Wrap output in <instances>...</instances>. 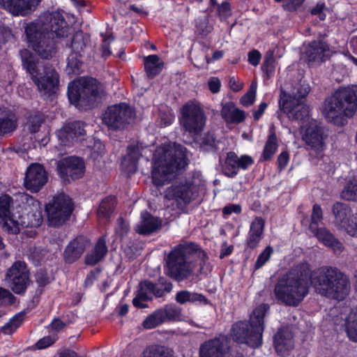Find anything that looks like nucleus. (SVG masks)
Listing matches in <instances>:
<instances>
[{
	"instance_id": "obj_1",
	"label": "nucleus",
	"mask_w": 357,
	"mask_h": 357,
	"mask_svg": "<svg viewBox=\"0 0 357 357\" xmlns=\"http://www.w3.org/2000/svg\"><path fill=\"white\" fill-rule=\"evenodd\" d=\"M310 284L321 296L338 301L344 300L350 291L349 277L338 268L322 266L312 271L310 264L303 261L277 279L275 299L287 306L297 307L308 295Z\"/></svg>"
},
{
	"instance_id": "obj_2",
	"label": "nucleus",
	"mask_w": 357,
	"mask_h": 357,
	"mask_svg": "<svg viewBox=\"0 0 357 357\" xmlns=\"http://www.w3.org/2000/svg\"><path fill=\"white\" fill-rule=\"evenodd\" d=\"M268 305L264 304L257 307L252 312L249 321H237L230 328V340L238 344H246L252 349H258L263 344V333L264 331V318L268 310Z\"/></svg>"
},
{
	"instance_id": "obj_3",
	"label": "nucleus",
	"mask_w": 357,
	"mask_h": 357,
	"mask_svg": "<svg viewBox=\"0 0 357 357\" xmlns=\"http://www.w3.org/2000/svg\"><path fill=\"white\" fill-rule=\"evenodd\" d=\"M356 109V92L347 86L340 87L325 100L323 112L328 122L343 126L347 123V119L355 114Z\"/></svg>"
},
{
	"instance_id": "obj_4",
	"label": "nucleus",
	"mask_w": 357,
	"mask_h": 357,
	"mask_svg": "<svg viewBox=\"0 0 357 357\" xmlns=\"http://www.w3.org/2000/svg\"><path fill=\"white\" fill-rule=\"evenodd\" d=\"M188 165L186 148L175 144L173 148L165 149L156 158L152 165V183L155 186H162L169 180V176L185 169Z\"/></svg>"
},
{
	"instance_id": "obj_5",
	"label": "nucleus",
	"mask_w": 357,
	"mask_h": 357,
	"mask_svg": "<svg viewBox=\"0 0 357 357\" xmlns=\"http://www.w3.org/2000/svg\"><path fill=\"white\" fill-rule=\"evenodd\" d=\"M23 68L29 73L39 91L50 96L56 93L59 85V75L55 69L39 66L33 53L27 49L20 51Z\"/></svg>"
},
{
	"instance_id": "obj_6",
	"label": "nucleus",
	"mask_w": 357,
	"mask_h": 357,
	"mask_svg": "<svg viewBox=\"0 0 357 357\" xmlns=\"http://www.w3.org/2000/svg\"><path fill=\"white\" fill-rule=\"evenodd\" d=\"M24 32L29 47L43 59L50 60L57 52V41L44 31L36 22H30L24 26Z\"/></svg>"
},
{
	"instance_id": "obj_7",
	"label": "nucleus",
	"mask_w": 357,
	"mask_h": 357,
	"mask_svg": "<svg viewBox=\"0 0 357 357\" xmlns=\"http://www.w3.org/2000/svg\"><path fill=\"white\" fill-rule=\"evenodd\" d=\"M135 119V109L123 102L108 106L102 120L109 130L118 132L128 129Z\"/></svg>"
},
{
	"instance_id": "obj_8",
	"label": "nucleus",
	"mask_w": 357,
	"mask_h": 357,
	"mask_svg": "<svg viewBox=\"0 0 357 357\" xmlns=\"http://www.w3.org/2000/svg\"><path fill=\"white\" fill-rule=\"evenodd\" d=\"M172 283L164 276H160L155 282L149 280H144L139 283V287L135 297L132 299V304L135 307L144 308L147 305L143 301H151L153 296L162 298L172 291Z\"/></svg>"
},
{
	"instance_id": "obj_9",
	"label": "nucleus",
	"mask_w": 357,
	"mask_h": 357,
	"mask_svg": "<svg viewBox=\"0 0 357 357\" xmlns=\"http://www.w3.org/2000/svg\"><path fill=\"white\" fill-rule=\"evenodd\" d=\"M181 124L185 132L197 136L204 130L206 116L199 104L194 102L185 103L181 109Z\"/></svg>"
},
{
	"instance_id": "obj_10",
	"label": "nucleus",
	"mask_w": 357,
	"mask_h": 357,
	"mask_svg": "<svg viewBox=\"0 0 357 357\" xmlns=\"http://www.w3.org/2000/svg\"><path fill=\"white\" fill-rule=\"evenodd\" d=\"M74 210L72 199L64 194L58 195L45 206L48 225L54 227L62 226L68 221Z\"/></svg>"
},
{
	"instance_id": "obj_11",
	"label": "nucleus",
	"mask_w": 357,
	"mask_h": 357,
	"mask_svg": "<svg viewBox=\"0 0 357 357\" xmlns=\"http://www.w3.org/2000/svg\"><path fill=\"white\" fill-rule=\"evenodd\" d=\"M199 186L193 177H183L176 181L165 190V198L185 205L189 204L198 193Z\"/></svg>"
},
{
	"instance_id": "obj_12",
	"label": "nucleus",
	"mask_w": 357,
	"mask_h": 357,
	"mask_svg": "<svg viewBox=\"0 0 357 357\" xmlns=\"http://www.w3.org/2000/svg\"><path fill=\"white\" fill-rule=\"evenodd\" d=\"M85 162L82 158L69 155L56 162L57 174L64 185L81 178L85 172Z\"/></svg>"
},
{
	"instance_id": "obj_13",
	"label": "nucleus",
	"mask_w": 357,
	"mask_h": 357,
	"mask_svg": "<svg viewBox=\"0 0 357 357\" xmlns=\"http://www.w3.org/2000/svg\"><path fill=\"white\" fill-rule=\"evenodd\" d=\"M68 100L79 111L89 109V75L79 77L69 82Z\"/></svg>"
},
{
	"instance_id": "obj_14",
	"label": "nucleus",
	"mask_w": 357,
	"mask_h": 357,
	"mask_svg": "<svg viewBox=\"0 0 357 357\" xmlns=\"http://www.w3.org/2000/svg\"><path fill=\"white\" fill-rule=\"evenodd\" d=\"M29 270L24 261H15L6 273V279L12 291L19 295L24 294L30 283Z\"/></svg>"
},
{
	"instance_id": "obj_15",
	"label": "nucleus",
	"mask_w": 357,
	"mask_h": 357,
	"mask_svg": "<svg viewBox=\"0 0 357 357\" xmlns=\"http://www.w3.org/2000/svg\"><path fill=\"white\" fill-rule=\"evenodd\" d=\"M46 20L47 22L45 23L39 22H36V23L42 27L44 31H48L50 36L57 39L67 38L73 30L59 11L49 13L46 17Z\"/></svg>"
},
{
	"instance_id": "obj_16",
	"label": "nucleus",
	"mask_w": 357,
	"mask_h": 357,
	"mask_svg": "<svg viewBox=\"0 0 357 357\" xmlns=\"http://www.w3.org/2000/svg\"><path fill=\"white\" fill-rule=\"evenodd\" d=\"M230 349L228 335L220 333L201 344L199 355V357H227Z\"/></svg>"
},
{
	"instance_id": "obj_17",
	"label": "nucleus",
	"mask_w": 357,
	"mask_h": 357,
	"mask_svg": "<svg viewBox=\"0 0 357 357\" xmlns=\"http://www.w3.org/2000/svg\"><path fill=\"white\" fill-rule=\"evenodd\" d=\"M167 275L176 282L188 280L192 273L190 263L171 251L167 259Z\"/></svg>"
},
{
	"instance_id": "obj_18",
	"label": "nucleus",
	"mask_w": 357,
	"mask_h": 357,
	"mask_svg": "<svg viewBox=\"0 0 357 357\" xmlns=\"http://www.w3.org/2000/svg\"><path fill=\"white\" fill-rule=\"evenodd\" d=\"M167 275L176 282L188 280L192 273L190 263L171 251L167 259Z\"/></svg>"
},
{
	"instance_id": "obj_19",
	"label": "nucleus",
	"mask_w": 357,
	"mask_h": 357,
	"mask_svg": "<svg viewBox=\"0 0 357 357\" xmlns=\"http://www.w3.org/2000/svg\"><path fill=\"white\" fill-rule=\"evenodd\" d=\"M86 124L82 121H73L64 124L56 132L61 145L71 146L86 134Z\"/></svg>"
},
{
	"instance_id": "obj_20",
	"label": "nucleus",
	"mask_w": 357,
	"mask_h": 357,
	"mask_svg": "<svg viewBox=\"0 0 357 357\" xmlns=\"http://www.w3.org/2000/svg\"><path fill=\"white\" fill-rule=\"evenodd\" d=\"M47 182V173L39 163L30 165L25 173L24 185L32 193L38 192Z\"/></svg>"
},
{
	"instance_id": "obj_21",
	"label": "nucleus",
	"mask_w": 357,
	"mask_h": 357,
	"mask_svg": "<svg viewBox=\"0 0 357 357\" xmlns=\"http://www.w3.org/2000/svg\"><path fill=\"white\" fill-rule=\"evenodd\" d=\"M327 137L324 127L321 123H310L303 136L306 144L317 153L322 152L325 149V139Z\"/></svg>"
},
{
	"instance_id": "obj_22",
	"label": "nucleus",
	"mask_w": 357,
	"mask_h": 357,
	"mask_svg": "<svg viewBox=\"0 0 357 357\" xmlns=\"http://www.w3.org/2000/svg\"><path fill=\"white\" fill-rule=\"evenodd\" d=\"M273 347L278 356L285 357L294 348V335L287 328H280L273 338Z\"/></svg>"
},
{
	"instance_id": "obj_23",
	"label": "nucleus",
	"mask_w": 357,
	"mask_h": 357,
	"mask_svg": "<svg viewBox=\"0 0 357 357\" xmlns=\"http://www.w3.org/2000/svg\"><path fill=\"white\" fill-rule=\"evenodd\" d=\"M89 241L84 236H77L66 247L63 258L66 264H71L77 261L83 255Z\"/></svg>"
},
{
	"instance_id": "obj_24",
	"label": "nucleus",
	"mask_w": 357,
	"mask_h": 357,
	"mask_svg": "<svg viewBox=\"0 0 357 357\" xmlns=\"http://www.w3.org/2000/svg\"><path fill=\"white\" fill-rule=\"evenodd\" d=\"M142 156V149L138 144H129L126 149V154L121 160L122 171L130 175L135 174L137 171L139 160Z\"/></svg>"
},
{
	"instance_id": "obj_25",
	"label": "nucleus",
	"mask_w": 357,
	"mask_h": 357,
	"mask_svg": "<svg viewBox=\"0 0 357 357\" xmlns=\"http://www.w3.org/2000/svg\"><path fill=\"white\" fill-rule=\"evenodd\" d=\"M42 0H0V5L14 15H24L34 10Z\"/></svg>"
},
{
	"instance_id": "obj_26",
	"label": "nucleus",
	"mask_w": 357,
	"mask_h": 357,
	"mask_svg": "<svg viewBox=\"0 0 357 357\" xmlns=\"http://www.w3.org/2000/svg\"><path fill=\"white\" fill-rule=\"evenodd\" d=\"M309 89H304V92L301 93L298 91V98L290 96L286 92L282 91L279 100V110L276 112L277 118L281 120L282 113L286 114L289 118L296 105H298L300 99H304L309 93Z\"/></svg>"
},
{
	"instance_id": "obj_27",
	"label": "nucleus",
	"mask_w": 357,
	"mask_h": 357,
	"mask_svg": "<svg viewBox=\"0 0 357 357\" xmlns=\"http://www.w3.org/2000/svg\"><path fill=\"white\" fill-rule=\"evenodd\" d=\"M265 220L260 216H256L251 222L246 238L247 248L255 250L264 238Z\"/></svg>"
},
{
	"instance_id": "obj_28",
	"label": "nucleus",
	"mask_w": 357,
	"mask_h": 357,
	"mask_svg": "<svg viewBox=\"0 0 357 357\" xmlns=\"http://www.w3.org/2000/svg\"><path fill=\"white\" fill-rule=\"evenodd\" d=\"M310 231L320 243L332 249L334 252L340 254L344 250L342 243L326 227H318Z\"/></svg>"
},
{
	"instance_id": "obj_29",
	"label": "nucleus",
	"mask_w": 357,
	"mask_h": 357,
	"mask_svg": "<svg viewBox=\"0 0 357 357\" xmlns=\"http://www.w3.org/2000/svg\"><path fill=\"white\" fill-rule=\"evenodd\" d=\"M162 227V220L145 211L141 213V220L137 225L136 231L141 235H150Z\"/></svg>"
},
{
	"instance_id": "obj_30",
	"label": "nucleus",
	"mask_w": 357,
	"mask_h": 357,
	"mask_svg": "<svg viewBox=\"0 0 357 357\" xmlns=\"http://www.w3.org/2000/svg\"><path fill=\"white\" fill-rule=\"evenodd\" d=\"M116 205V198L114 195L105 197L100 202L96 210V215L100 224L107 223L112 216Z\"/></svg>"
},
{
	"instance_id": "obj_31",
	"label": "nucleus",
	"mask_w": 357,
	"mask_h": 357,
	"mask_svg": "<svg viewBox=\"0 0 357 357\" xmlns=\"http://www.w3.org/2000/svg\"><path fill=\"white\" fill-rule=\"evenodd\" d=\"M17 127V119L10 110L0 108V137L13 132Z\"/></svg>"
},
{
	"instance_id": "obj_32",
	"label": "nucleus",
	"mask_w": 357,
	"mask_h": 357,
	"mask_svg": "<svg viewBox=\"0 0 357 357\" xmlns=\"http://www.w3.org/2000/svg\"><path fill=\"white\" fill-rule=\"evenodd\" d=\"M332 212L334 215V223L343 229L352 215V209L349 205L340 202H336L333 204Z\"/></svg>"
},
{
	"instance_id": "obj_33",
	"label": "nucleus",
	"mask_w": 357,
	"mask_h": 357,
	"mask_svg": "<svg viewBox=\"0 0 357 357\" xmlns=\"http://www.w3.org/2000/svg\"><path fill=\"white\" fill-rule=\"evenodd\" d=\"M106 97L105 84L91 77V109L100 107Z\"/></svg>"
},
{
	"instance_id": "obj_34",
	"label": "nucleus",
	"mask_w": 357,
	"mask_h": 357,
	"mask_svg": "<svg viewBox=\"0 0 357 357\" xmlns=\"http://www.w3.org/2000/svg\"><path fill=\"white\" fill-rule=\"evenodd\" d=\"M144 66L147 77L153 79L161 73L163 63L160 61L158 55L151 54L144 58Z\"/></svg>"
},
{
	"instance_id": "obj_35",
	"label": "nucleus",
	"mask_w": 357,
	"mask_h": 357,
	"mask_svg": "<svg viewBox=\"0 0 357 357\" xmlns=\"http://www.w3.org/2000/svg\"><path fill=\"white\" fill-rule=\"evenodd\" d=\"M327 49L328 45L326 43L321 40H313L306 50L308 60L310 61H322Z\"/></svg>"
},
{
	"instance_id": "obj_36",
	"label": "nucleus",
	"mask_w": 357,
	"mask_h": 357,
	"mask_svg": "<svg viewBox=\"0 0 357 357\" xmlns=\"http://www.w3.org/2000/svg\"><path fill=\"white\" fill-rule=\"evenodd\" d=\"M238 155L234 151L227 153V157L222 165V172L228 178H234L238 173Z\"/></svg>"
},
{
	"instance_id": "obj_37",
	"label": "nucleus",
	"mask_w": 357,
	"mask_h": 357,
	"mask_svg": "<svg viewBox=\"0 0 357 357\" xmlns=\"http://www.w3.org/2000/svg\"><path fill=\"white\" fill-rule=\"evenodd\" d=\"M278 149V142L274 130H271L265 143L261 156V161L271 160Z\"/></svg>"
},
{
	"instance_id": "obj_38",
	"label": "nucleus",
	"mask_w": 357,
	"mask_h": 357,
	"mask_svg": "<svg viewBox=\"0 0 357 357\" xmlns=\"http://www.w3.org/2000/svg\"><path fill=\"white\" fill-rule=\"evenodd\" d=\"M107 252L106 238L104 236H102L98 238L93 250L91 252V266H95L101 261L105 257Z\"/></svg>"
},
{
	"instance_id": "obj_39",
	"label": "nucleus",
	"mask_w": 357,
	"mask_h": 357,
	"mask_svg": "<svg viewBox=\"0 0 357 357\" xmlns=\"http://www.w3.org/2000/svg\"><path fill=\"white\" fill-rule=\"evenodd\" d=\"M200 250L199 245L197 243L188 242L177 245L172 251L181 258L185 259V260L188 261L190 257L196 254Z\"/></svg>"
},
{
	"instance_id": "obj_40",
	"label": "nucleus",
	"mask_w": 357,
	"mask_h": 357,
	"mask_svg": "<svg viewBox=\"0 0 357 357\" xmlns=\"http://www.w3.org/2000/svg\"><path fill=\"white\" fill-rule=\"evenodd\" d=\"M25 312L24 311L15 314L10 320L0 328V333L3 335H11L22 325Z\"/></svg>"
},
{
	"instance_id": "obj_41",
	"label": "nucleus",
	"mask_w": 357,
	"mask_h": 357,
	"mask_svg": "<svg viewBox=\"0 0 357 357\" xmlns=\"http://www.w3.org/2000/svg\"><path fill=\"white\" fill-rule=\"evenodd\" d=\"M167 319V313L164 309L155 310L149 315L143 322V326L146 329L153 328Z\"/></svg>"
},
{
	"instance_id": "obj_42",
	"label": "nucleus",
	"mask_w": 357,
	"mask_h": 357,
	"mask_svg": "<svg viewBox=\"0 0 357 357\" xmlns=\"http://www.w3.org/2000/svg\"><path fill=\"white\" fill-rule=\"evenodd\" d=\"M66 47L71 48L73 53L81 55V52L86 47L83 32L76 31L72 36L70 41L66 43Z\"/></svg>"
},
{
	"instance_id": "obj_43",
	"label": "nucleus",
	"mask_w": 357,
	"mask_h": 357,
	"mask_svg": "<svg viewBox=\"0 0 357 357\" xmlns=\"http://www.w3.org/2000/svg\"><path fill=\"white\" fill-rule=\"evenodd\" d=\"M77 55L72 53L67 58L66 71L68 75H79L82 71L83 63L77 58Z\"/></svg>"
},
{
	"instance_id": "obj_44",
	"label": "nucleus",
	"mask_w": 357,
	"mask_h": 357,
	"mask_svg": "<svg viewBox=\"0 0 357 357\" xmlns=\"http://www.w3.org/2000/svg\"><path fill=\"white\" fill-rule=\"evenodd\" d=\"M144 357H168V349L162 345L154 344L148 347L143 352Z\"/></svg>"
},
{
	"instance_id": "obj_45",
	"label": "nucleus",
	"mask_w": 357,
	"mask_h": 357,
	"mask_svg": "<svg viewBox=\"0 0 357 357\" xmlns=\"http://www.w3.org/2000/svg\"><path fill=\"white\" fill-rule=\"evenodd\" d=\"M301 100L302 99H300L298 105H296L292 112V114L289 118V119L297 121H305L308 119V107L305 105L301 103Z\"/></svg>"
},
{
	"instance_id": "obj_46",
	"label": "nucleus",
	"mask_w": 357,
	"mask_h": 357,
	"mask_svg": "<svg viewBox=\"0 0 357 357\" xmlns=\"http://www.w3.org/2000/svg\"><path fill=\"white\" fill-rule=\"evenodd\" d=\"M346 333L350 340L357 342V311L347 320Z\"/></svg>"
},
{
	"instance_id": "obj_47",
	"label": "nucleus",
	"mask_w": 357,
	"mask_h": 357,
	"mask_svg": "<svg viewBox=\"0 0 357 357\" xmlns=\"http://www.w3.org/2000/svg\"><path fill=\"white\" fill-rule=\"evenodd\" d=\"M200 147L206 151H216L218 146L216 144L215 137L213 134L208 132L204 133L200 138Z\"/></svg>"
},
{
	"instance_id": "obj_48",
	"label": "nucleus",
	"mask_w": 357,
	"mask_h": 357,
	"mask_svg": "<svg viewBox=\"0 0 357 357\" xmlns=\"http://www.w3.org/2000/svg\"><path fill=\"white\" fill-rule=\"evenodd\" d=\"M34 278L38 287L41 288L40 294L43 292V288L46 287L54 280V278L51 277L45 268H40L38 270L34 275Z\"/></svg>"
},
{
	"instance_id": "obj_49",
	"label": "nucleus",
	"mask_w": 357,
	"mask_h": 357,
	"mask_svg": "<svg viewBox=\"0 0 357 357\" xmlns=\"http://www.w3.org/2000/svg\"><path fill=\"white\" fill-rule=\"evenodd\" d=\"M341 197L347 201H357V181H349L340 194Z\"/></svg>"
},
{
	"instance_id": "obj_50",
	"label": "nucleus",
	"mask_w": 357,
	"mask_h": 357,
	"mask_svg": "<svg viewBox=\"0 0 357 357\" xmlns=\"http://www.w3.org/2000/svg\"><path fill=\"white\" fill-rule=\"evenodd\" d=\"M102 37V43L100 45V50L101 52V57L105 61L112 54L110 50V43L114 40L113 33L108 35L101 33Z\"/></svg>"
},
{
	"instance_id": "obj_51",
	"label": "nucleus",
	"mask_w": 357,
	"mask_h": 357,
	"mask_svg": "<svg viewBox=\"0 0 357 357\" xmlns=\"http://www.w3.org/2000/svg\"><path fill=\"white\" fill-rule=\"evenodd\" d=\"M273 252V248L271 245L266 246L257 257L255 264V269L258 270L262 268L270 260Z\"/></svg>"
},
{
	"instance_id": "obj_52",
	"label": "nucleus",
	"mask_w": 357,
	"mask_h": 357,
	"mask_svg": "<svg viewBox=\"0 0 357 357\" xmlns=\"http://www.w3.org/2000/svg\"><path fill=\"white\" fill-rule=\"evenodd\" d=\"M13 202V198L8 195H2L0 196V218H6L10 215V204Z\"/></svg>"
},
{
	"instance_id": "obj_53",
	"label": "nucleus",
	"mask_w": 357,
	"mask_h": 357,
	"mask_svg": "<svg viewBox=\"0 0 357 357\" xmlns=\"http://www.w3.org/2000/svg\"><path fill=\"white\" fill-rule=\"evenodd\" d=\"M43 122L44 119L39 114L29 116L27 121L29 131L31 133L38 132Z\"/></svg>"
},
{
	"instance_id": "obj_54",
	"label": "nucleus",
	"mask_w": 357,
	"mask_h": 357,
	"mask_svg": "<svg viewBox=\"0 0 357 357\" xmlns=\"http://www.w3.org/2000/svg\"><path fill=\"white\" fill-rule=\"evenodd\" d=\"M323 219V212L320 205L315 204L312 206L311 220L309 225V230L319 227V223Z\"/></svg>"
},
{
	"instance_id": "obj_55",
	"label": "nucleus",
	"mask_w": 357,
	"mask_h": 357,
	"mask_svg": "<svg viewBox=\"0 0 357 357\" xmlns=\"http://www.w3.org/2000/svg\"><path fill=\"white\" fill-rule=\"evenodd\" d=\"M57 340L58 335L56 334L49 335L39 339L34 347L37 349H44L54 344Z\"/></svg>"
},
{
	"instance_id": "obj_56",
	"label": "nucleus",
	"mask_w": 357,
	"mask_h": 357,
	"mask_svg": "<svg viewBox=\"0 0 357 357\" xmlns=\"http://www.w3.org/2000/svg\"><path fill=\"white\" fill-rule=\"evenodd\" d=\"M105 153V144L100 140L93 139V146H91V159L96 160Z\"/></svg>"
},
{
	"instance_id": "obj_57",
	"label": "nucleus",
	"mask_w": 357,
	"mask_h": 357,
	"mask_svg": "<svg viewBox=\"0 0 357 357\" xmlns=\"http://www.w3.org/2000/svg\"><path fill=\"white\" fill-rule=\"evenodd\" d=\"M326 9L325 2L319 1L315 6L310 10V13L312 15H317L321 21H324L326 18V14L324 13V10Z\"/></svg>"
},
{
	"instance_id": "obj_58",
	"label": "nucleus",
	"mask_w": 357,
	"mask_h": 357,
	"mask_svg": "<svg viewBox=\"0 0 357 357\" xmlns=\"http://www.w3.org/2000/svg\"><path fill=\"white\" fill-rule=\"evenodd\" d=\"M344 229L350 236L357 238V212L352 214Z\"/></svg>"
},
{
	"instance_id": "obj_59",
	"label": "nucleus",
	"mask_w": 357,
	"mask_h": 357,
	"mask_svg": "<svg viewBox=\"0 0 357 357\" xmlns=\"http://www.w3.org/2000/svg\"><path fill=\"white\" fill-rule=\"evenodd\" d=\"M256 89H253L252 85L250 89L241 98L240 103L244 107L252 105L255 100Z\"/></svg>"
},
{
	"instance_id": "obj_60",
	"label": "nucleus",
	"mask_w": 357,
	"mask_h": 357,
	"mask_svg": "<svg viewBox=\"0 0 357 357\" xmlns=\"http://www.w3.org/2000/svg\"><path fill=\"white\" fill-rule=\"evenodd\" d=\"M190 303L195 305H211V301L208 300L204 294L192 291Z\"/></svg>"
},
{
	"instance_id": "obj_61",
	"label": "nucleus",
	"mask_w": 357,
	"mask_h": 357,
	"mask_svg": "<svg viewBox=\"0 0 357 357\" xmlns=\"http://www.w3.org/2000/svg\"><path fill=\"white\" fill-rule=\"evenodd\" d=\"M245 112L244 110L236 108L233 111L230 115V118L227 121V123H240L245 121Z\"/></svg>"
},
{
	"instance_id": "obj_62",
	"label": "nucleus",
	"mask_w": 357,
	"mask_h": 357,
	"mask_svg": "<svg viewBox=\"0 0 357 357\" xmlns=\"http://www.w3.org/2000/svg\"><path fill=\"white\" fill-rule=\"evenodd\" d=\"M305 0H288L285 1L282 8L288 12H295L303 5Z\"/></svg>"
},
{
	"instance_id": "obj_63",
	"label": "nucleus",
	"mask_w": 357,
	"mask_h": 357,
	"mask_svg": "<svg viewBox=\"0 0 357 357\" xmlns=\"http://www.w3.org/2000/svg\"><path fill=\"white\" fill-rule=\"evenodd\" d=\"M236 105L232 101H229L225 104L222 105L221 115L224 120L227 122L229 119L230 118L231 114L236 109Z\"/></svg>"
},
{
	"instance_id": "obj_64",
	"label": "nucleus",
	"mask_w": 357,
	"mask_h": 357,
	"mask_svg": "<svg viewBox=\"0 0 357 357\" xmlns=\"http://www.w3.org/2000/svg\"><path fill=\"white\" fill-rule=\"evenodd\" d=\"M261 70L264 73H266L268 77L273 76L275 73L273 59H266L262 63Z\"/></svg>"
}]
</instances>
